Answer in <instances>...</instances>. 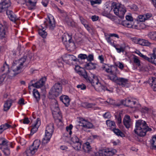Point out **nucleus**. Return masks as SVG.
<instances>
[{
	"instance_id": "39",
	"label": "nucleus",
	"mask_w": 156,
	"mask_h": 156,
	"mask_svg": "<svg viewBox=\"0 0 156 156\" xmlns=\"http://www.w3.org/2000/svg\"><path fill=\"white\" fill-rule=\"evenodd\" d=\"M149 62H152L156 59V48H154L152 51V53L150 55Z\"/></svg>"
},
{
	"instance_id": "13",
	"label": "nucleus",
	"mask_w": 156,
	"mask_h": 156,
	"mask_svg": "<svg viewBox=\"0 0 156 156\" xmlns=\"http://www.w3.org/2000/svg\"><path fill=\"white\" fill-rule=\"evenodd\" d=\"M10 0H5L0 3V12L8 10L7 9L11 6Z\"/></svg>"
},
{
	"instance_id": "60",
	"label": "nucleus",
	"mask_w": 156,
	"mask_h": 156,
	"mask_svg": "<svg viewBox=\"0 0 156 156\" xmlns=\"http://www.w3.org/2000/svg\"><path fill=\"white\" fill-rule=\"evenodd\" d=\"M103 116V117L105 119L110 118L111 116L110 113L108 112H106L104 114Z\"/></svg>"
},
{
	"instance_id": "26",
	"label": "nucleus",
	"mask_w": 156,
	"mask_h": 156,
	"mask_svg": "<svg viewBox=\"0 0 156 156\" xmlns=\"http://www.w3.org/2000/svg\"><path fill=\"white\" fill-rule=\"evenodd\" d=\"M148 81L153 90L156 91V78H152L149 79Z\"/></svg>"
},
{
	"instance_id": "7",
	"label": "nucleus",
	"mask_w": 156,
	"mask_h": 156,
	"mask_svg": "<svg viewBox=\"0 0 156 156\" xmlns=\"http://www.w3.org/2000/svg\"><path fill=\"white\" fill-rule=\"evenodd\" d=\"M115 149H107L99 151L96 154L97 156H113L116 152Z\"/></svg>"
},
{
	"instance_id": "35",
	"label": "nucleus",
	"mask_w": 156,
	"mask_h": 156,
	"mask_svg": "<svg viewBox=\"0 0 156 156\" xmlns=\"http://www.w3.org/2000/svg\"><path fill=\"white\" fill-rule=\"evenodd\" d=\"M11 126V125L7 123H5L1 125L0 126V134H2L4 130L9 128Z\"/></svg>"
},
{
	"instance_id": "8",
	"label": "nucleus",
	"mask_w": 156,
	"mask_h": 156,
	"mask_svg": "<svg viewBox=\"0 0 156 156\" xmlns=\"http://www.w3.org/2000/svg\"><path fill=\"white\" fill-rule=\"evenodd\" d=\"M79 123V126H82V129L85 131H86L87 129L93 128L94 126L91 123L83 118L80 119Z\"/></svg>"
},
{
	"instance_id": "18",
	"label": "nucleus",
	"mask_w": 156,
	"mask_h": 156,
	"mask_svg": "<svg viewBox=\"0 0 156 156\" xmlns=\"http://www.w3.org/2000/svg\"><path fill=\"white\" fill-rule=\"evenodd\" d=\"M123 123L126 128L128 129L130 127L131 122L130 116L128 115L125 116L123 120Z\"/></svg>"
},
{
	"instance_id": "34",
	"label": "nucleus",
	"mask_w": 156,
	"mask_h": 156,
	"mask_svg": "<svg viewBox=\"0 0 156 156\" xmlns=\"http://www.w3.org/2000/svg\"><path fill=\"white\" fill-rule=\"evenodd\" d=\"M12 101L11 100H7L5 103L4 106V111L8 110L12 105Z\"/></svg>"
},
{
	"instance_id": "49",
	"label": "nucleus",
	"mask_w": 156,
	"mask_h": 156,
	"mask_svg": "<svg viewBox=\"0 0 156 156\" xmlns=\"http://www.w3.org/2000/svg\"><path fill=\"white\" fill-rule=\"evenodd\" d=\"M114 47L115 48L117 52L118 53L123 52L124 51V48L123 47L118 45H116Z\"/></svg>"
},
{
	"instance_id": "56",
	"label": "nucleus",
	"mask_w": 156,
	"mask_h": 156,
	"mask_svg": "<svg viewBox=\"0 0 156 156\" xmlns=\"http://www.w3.org/2000/svg\"><path fill=\"white\" fill-rule=\"evenodd\" d=\"M76 87L77 88L80 89L81 90H84L86 89V86L82 83L77 85Z\"/></svg>"
},
{
	"instance_id": "38",
	"label": "nucleus",
	"mask_w": 156,
	"mask_h": 156,
	"mask_svg": "<svg viewBox=\"0 0 156 156\" xmlns=\"http://www.w3.org/2000/svg\"><path fill=\"white\" fill-rule=\"evenodd\" d=\"M33 94L34 96L38 102L40 99V94L38 90L35 89H34L33 90Z\"/></svg>"
},
{
	"instance_id": "43",
	"label": "nucleus",
	"mask_w": 156,
	"mask_h": 156,
	"mask_svg": "<svg viewBox=\"0 0 156 156\" xmlns=\"http://www.w3.org/2000/svg\"><path fill=\"white\" fill-rule=\"evenodd\" d=\"M147 36L151 39L156 40V31L149 32Z\"/></svg>"
},
{
	"instance_id": "15",
	"label": "nucleus",
	"mask_w": 156,
	"mask_h": 156,
	"mask_svg": "<svg viewBox=\"0 0 156 156\" xmlns=\"http://www.w3.org/2000/svg\"><path fill=\"white\" fill-rule=\"evenodd\" d=\"M54 132V126L53 124L50 123L46 127L45 135L46 136L51 137Z\"/></svg>"
},
{
	"instance_id": "47",
	"label": "nucleus",
	"mask_w": 156,
	"mask_h": 156,
	"mask_svg": "<svg viewBox=\"0 0 156 156\" xmlns=\"http://www.w3.org/2000/svg\"><path fill=\"white\" fill-rule=\"evenodd\" d=\"M151 109H149L146 107H144L142 108L141 110L142 112L144 113L150 114L151 113Z\"/></svg>"
},
{
	"instance_id": "41",
	"label": "nucleus",
	"mask_w": 156,
	"mask_h": 156,
	"mask_svg": "<svg viewBox=\"0 0 156 156\" xmlns=\"http://www.w3.org/2000/svg\"><path fill=\"white\" fill-rule=\"evenodd\" d=\"M51 137L46 136L45 135L44 137L43 138L42 140V144L43 145H45L50 141Z\"/></svg>"
},
{
	"instance_id": "51",
	"label": "nucleus",
	"mask_w": 156,
	"mask_h": 156,
	"mask_svg": "<svg viewBox=\"0 0 156 156\" xmlns=\"http://www.w3.org/2000/svg\"><path fill=\"white\" fill-rule=\"evenodd\" d=\"M8 141L5 138H4L0 145L2 146L1 147V148H4V147H5L6 145L8 144Z\"/></svg>"
},
{
	"instance_id": "19",
	"label": "nucleus",
	"mask_w": 156,
	"mask_h": 156,
	"mask_svg": "<svg viewBox=\"0 0 156 156\" xmlns=\"http://www.w3.org/2000/svg\"><path fill=\"white\" fill-rule=\"evenodd\" d=\"M92 78L89 76L87 79V81L90 83L92 86L94 87L95 85L98 84L100 82H99V80L97 76H93Z\"/></svg>"
},
{
	"instance_id": "50",
	"label": "nucleus",
	"mask_w": 156,
	"mask_h": 156,
	"mask_svg": "<svg viewBox=\"0 0 156 156\" xmlns=\"http://www.w3.org/2000/svg\"><path fill=\"white\" fill-rule=\"evenodd\" d=\"M2 149H3V151L6 156H8L10 154L9 149L7 147H4V148H2Z\"/></svg>"
},
{
	"instance_id": "53",
	"label": "nucleus",
	"mask_w": 156,
	"mask_h": 156,
	"mask_svg": "<svg viewBox=\"0 0 156 156\" xmlns=\"http://www.w3.org/2000/svg\"><path fill=\"white\" fill-rule=\"evenodd\" d=\"M101 0H95V1L91 0L90 1V2L91 5L92 6H94V5L95 4H100L101 3Z\"/></svg>"
},
{
	"instance_id": "23",
	"label": "nucleus",
	"mask_w": 156,
	"mask_h": 156,
	"mask_svg": "<svg viewBox=\"0 0 156 156\" xmlns=\"http://www.w3.org/2000/svg\"><path fill=\"white\" fill-rule=\"evenodd\" d=\"M7 28L6 23L4 25L0 24V36H1L4 37L6 34Z\"/></svg>"
},
{
	"instance_id": "37",
	"label": "nucleus",
	"mask_w": 156,
	"mask_h": 156,
	"mask_svg": "<svg viewBox=\"0 0 156 156\" xmlns=\"http://www.w3.org/2000/svg\"><path fill=\"white\" fill-rule=\"evenodd\" d=\"M96 64L90 62L87 63L85 66L87 69L89 70L95 69L96 68Z\"/></svg>"
},
{
	"instance_id": "59",
	"label": "nucleus",
	"mask_w": 156,
	"mask_h": 156,
	"mask_svg": "<svg viewBox=\"0 0 156 156\" xmlns=\"http://www.w3.org/2000/svg\"><path fill=\"white\" fill-rule=\"evenodd\" d=\"M85 105L86 107L88 108H93L96 105V104L94 103H85Z\"/></svg>"
},
{
	"instance_id": "64",
	"label": "nucleus",
	"mask_w": 156,
	"mask_h": 156,
	"mask_svg": "<svg viewBox=\"0 0 156 156\" xmlns=\"http://www.w3.org/2000/svg\"><path fill=\"white\" fill-rule=\"evenodd\" d=\"M20 121L21 122H22L23 121V123L24 124H28L30 122L29 120L28 119V118H24L23 120H20Z\"/></svg>"
},
{
	"instance_id": "17",
	"label": "nucleus",
	"mask_w": 156,
	"mask_h": 156,
	"mask_svg": "<svg viewBox=\"0 0 156 156\" xmlns=\"http://www.w3.org/2000/svg\"><path fill=\"white\" fill-rule=\"evenodd\" d=\"M41 124L40 120L39 118H37L36 120V122L31 130L30 135H32L34 133L36 132L38 129V128L40 126Z\"/></svg>"
},
{
	"instance_id": "57",
	"label": "nucleus",
	"mask_w": 156,
	"mask_h": 156,
	"mask_svg": "<svg viewBox=\"0 0 156 156\" xmlns=\"http://www.w3.org/2000/svg\"><path fill=\"white\" fill-rule=\"evenodd\" d=\"M140 22H144L146 20L144 15H140L138 16V20Z\"/></svg>"
},
{
	"instance_id": "30",
	"label": "nucleus",
	"mask_w": 156,
	"mask_h": 156,
	"mask_svg": "<svg viewBox=\"0 0 156 156\" xmlns=\"http://www.w3.org/2000/svg\"><path fill=\"white\" fill-rule=\"evenodd\" d=\"M106 124L107 126L110 128V129L112 130L113 129L115 128L116 126L115 122L114 121H111L109 120H107L106 121Z\"/></svg>"
},
{
	"instance_id": "11",
	"label": "nucleus",
	"mask_w": 156,
	"mask_h": 156,
	"mask_svg": "<svg viewBox=\"0 0 156 156\" xmlns=\"http://www.w3.org/2000/svg\"><path fill=\"white\" fill-rule=\"evenodd\" d=\"M46 80V77H44L41 78L38 81L34 83H32L34 80H32L30 81V83H31V85H29L28 86V88L30 89V87L31 86H33L37 88H39L42 87L44 85Z\"/></svg>"
},
{
	"instance_id": "40",
	"label": "nucleus",
	"mask_w": 156,
	"mask_h": 156,
	"mask_svg": "<svg viewBox=\"0 0 156 156\" xmlns=\"http://www.w3.org/2000/svg\"><path fill=\"white\" fill-rule=\"evenodd\" d=\"M40 144V141L38 140H35L31 146H33V148L36 151L38 148Z\"/></svg>"
},
{
	"instance_id": "1",
	"label": "nucleus",
	"mask_w": 156,
	"mask_h": 156,
	"mask_svg": "<svg viewBox=\"0 0 156 156\" xmlns=\"http://www.w3.org/2000/svg\"><path fill=\"white\" fill-rule=\"evenodd\" d=\"M151 130V129L149 127L145 121L140 119L136 121L133 131L137 136L143 137L146 135L147 132Z\"/></svg>"
},
{
	"instance_id": "27",
	"label": "nucleus",
	"mask_w": 156,
	"mask_h": 156,
	"mask_svg": "<svg viewBox=\"0 0 156 156\" xmlns=\"http://www.w3.org/2000/svg\"><path fill=\"white\" fill-rule=\"evenodd\" d=\"M128 82L127 79L121 78H119L117 82L118 83V84L122 87H125L127 83Z\"/></svg>"
},
{
	"instance_id": "9",
	"label": "nucleus",
	"mask_w": 156,
	"mask_h": 156,
	"mask_svg": "<svg viewBox=\"0 0 156 156\" xmlns=\"http://www.w3.org/2000/svg\"><path fill=\"white\" fill-rule=\"evenodd\" d=\"M52 18V19L48 18V19L41 25V27H43L44 26L45 28H49L50 30H53L55 27V19L53 17Z\"/></svg>"
},
{
	"instance_id": "62",
	"label": "nucleus",
	"mask_w": 156,
	"mask_h": 156,
	"mask_svg": "<svg viewBox=\"0 0 156 156\" xmlns=\"http://www.w3.org/2000/svg\"><path fill=\"white\" fill-rule=\"evenodd\" d=\"M87 59L88 61L91 62L94 60V56L92 54H90L88 56H87Z\"/></svg>"
},
{
	"instance_id": "28",
	"label": "nucleus",
	"mask_w": 156,
	"mask_h": 156,
	"mask_svg": "<svg viewBox=\"0 0 156 156\" xmlns=\"http://www.w3.org/2000/svg\"><path fill=\"white\" fill-rule=\"evenodd\" d=\"M150 148L153 150L156 149V136H153L150 140Z\"/></svg>"
},
{
	"instance_id": "12",
	"label": "nucleus",
	"mask_w": 156,
	"mask_h": 156,
	"mask_svg": "<svg viewBox=\"0 0 156 156\" xmlns=\"http://www.w3.org/2000/svg\"><path fill=\"white\" fill-rule=\"evenodd\" d=\"M94 88L98 92H101L103 91L106 90L110 93H112L113 92V88L112 87H108L107 86H104L99 83L98 84L95 85Z\"/></svg>"
},
{
	"instance_id": "52",
	"label": "nucleus",
	"mask_w": 156,
	"mask_h": 156,
	"mask_svg": "<svg viewBox=\"0 0 156 156\" xmlns=\"http://www.w3.org/2000/svg\"><path fill=\"white\" fill-rule=\"evenodd\" d=\"M73 128V126L72 124H70L69 126L66 127V130L67 131V133H69V135L70 136L72 133L71 129Z\"/></svg>"
},
{
	"instance_id": "44",
	"label": "nucleus",
	"mask_w": 156,
	"mask_h": 156,
	"mask_svg": "<svg viewBox=\"0 0 156 156\" xmlns=\"http://www.w3.org/2000/svg\"><path fill=\"white\" fill-rule=\"evenodd\" d=\"M111 10L108 7L106 6L104 9V11L102 12V15L107 16L110 13Z\"/></svg>"
},
{
	"instance_id": "2",
	"label": "nucleus",
	"mask_w": 156,
	"mask_h": 156,
	"mask_svg": "<svg viewBox=\"0 0 156 156\" xmlns=\"http://www.w3.org/2000/svg\"><path fill=\"white\" fill-rule=\"evenodd\" d=\"M67 83L68 81L64 79H58L50 89L49 92V94L55 97L59 95L62 93V85Z\"/></svg>"
},
{
	"instance_id": "6",
	"label": "nucleus",
	"mask_w": 156,
	"mask_h": 156,
	"mask_svg": "<svg viewBox=\"0 0 156 156\" xmlns=\"http://www.w3.org/2000/svg\"><path fill=\"white\" fill-rule=\"evenodd\" d=\"M126 20L122 22V24L123 26L128 28L137 29L138 26L134 24L133 17L130 16L126 15Z\"/></svg>"
},
{
	"instance_id": "36",
	"label": "nucleus",
	"mask_w": 156,
	"mask_h": 156,
	"mask_svg": "<svg viewBox=\"0 0 156 156\" xmlns=\"http://www.w3.org/2000/svg\"><path fill=\"white\" fill-rule=\"evenodd\" d=\"M78 74L80 76H83L84 78L85 79L87 80V79L88 76L87 75V72L83 68H81L80 72H79Z\"/></svg>"
},
{
	"instance_id": "25",
	"label": "nucleus",
	"mask_w": 156,
	"mask_h": 156,
	"mask_svg": "<svg viewBox=\"0 0 156 156\" xmlns=\"http://www.w3.org/2000/svg\"><path fill=\"white\" fill-rule=\"evenodd\" d=\"M136 41L137 44L142 46H149L151 44V43L147 40L143 39L138 38Z\"/></svg>"
},
{
	"instance_id": "22",
	"label": "nucleus",
	"mask_w": 156,
	"mask_h": 156,
	"mask_svg": "<svg viewBox=\"0 0 156 156\" xmlns=\"http://www.w3.org/2000/svg\"><path fill=\"white\" fill-rule=\"evenodd\" d=\"M6 13L10 20L12 21L15 22L18 19V18L11 10H7L6 11Z\"/></svg>"
},
{
	"instance_id": "58",
	"label": "nucleus",
	"mask_w": 156,
	"mask_h": 156,
	"mask_svg": "<svg viewBox=\"0 0 156 156\" xmlns=\"http://www.w3.org/2000/svg\"><path fill=\"white\" fill-rule=\"evenodd\" d=\"M78 58L81 59H87V55L86 54H81L78 55Z\"/></svg>"
},
{
	"instance_id": "24",
	"label": "nucleus",
	"mask_w": 156,
	"mask_h": 156,
	"mask_svg": "<svg viewBox=\"0 0 156 156\" xmlns=\"http://www.w3.org/2000/svg\"><path fill=\"white\" fill-rule=\"evenodd\" d=\"M71 37L68 34H64L62 37V41L65 44H70L72 41Z\"/></svg>"
},
{
	"instance_id": "4",
	"label": "nucleus",
	"mask_w": 156,
	"mask_h": 156,
	"mask_svg": "<svg viewBox=\"0 0 156 156\" xmlns=\"http://www.w3.org/2000/svg\"><path fill=\"white\" fill-rule=\"evenodd\" d=\"M27 56L25 55L23 58H21L19 60L14 62L11 69L13 72L18 71L23 68V63L30 60Z\"/></svg>"
},
{
	"instance_id": "54",
	"label": "nucleus",
	"mask_w": 156,
	"mask_h": 156,
	"mask_svg": "<svg viewBox=\"0 0 156 156\" xmlns=\"http://www.w3.org/2000/svg\"><path fill=\"white\" fill-rule=\"evenodd\" d=\"M71 140L73 143H76L80 141L78 137L76 136H74L72 137Z\"/></svg>"
},
{
	"instance_id": "31",
	"label": "nucleus",
	"mask_w": 156,
	"mask_h": 156,
	"mask_svg": "<svg viewBox=\"0 0 156 156\" xmlns=\"http://www.w3.org/2000/svg\"><path fill=\"white\" fill-rule=\"evenodd\" d=\"M41 29H39L38 30V34L39 35L43 38H45L47 35V33L45 31V27H41Z\"/></svg>"
},
{
	"instance_id": "20",
	"label": "nucleus",
	"mask_w": 156,
	"mask_h": 156,
	"mask_svg": "<svg viewBox=\"0 0 156 156\" xmlns=\"http://www.w3.org/2000/svg\"><path fill=\"white\" fill-rule=\"evenodd\" d=\"M37 151L33 148V146H30L29 148L27 149L25 152L23 154L24 156H32L34 155Z\"/></svg>"
},
{
	"instance_id": "63",
	"label": "nucleus",
	"mask_w": 156,
	"mask_h": 156,
	"mask_svg": "<svg viewBox=\"0 0 156 156\" xmlns=\"http://www.w3.org/2000/svg\"><path fill=\"white\" fill-rule=\"evenodd\" d=\"M6 77V75L4 74L0 76V84L4 80Z\"/></svg>"
},
{
	"instance_id": "46",
	"label": "nucleus",
	"mask_w": 156,
	"mask_h": 156,
	"mask_svg": "<svg viewBox=\"0 0 156 156\" xmlns=\"http://www.w3.org/2000/svg\"><path fill=\"white\" fill-rule=\"evenodd\" d=\"M52 113L56 115L58 114L60 116L62 117L61 113L60 111L59 108L57 106L55 107L54 109L53 110Z\"/></svg>"
},
{
	"instance_id": "33",
	"label": "nucleus",
	"mask_w": 156,
	"mask_h": 156,
	"mask_svg": "<svg viewBox=\"0 0 156 156\" xmlns=\"http://www.w3.org/2000/svg\"><path fill=\"white\" fill-rule=\"evenodd\" d=\"M112 131L118 136H120L122 137L125 136V135L124 133L118 129H117L115 128L114 129H113V130Z\"/></svg>"
},
{
	"instance_id": "29",
	"label": "nucleus",
	"mask_w": 156,
	"mask_h": 156,
	"mask_svg": "<svg viewBox=\"0 0 156 156\" xmlns=\"http://www.w3.org/2000/svg\"><path fill=\"white\" fill-rule=\"evenodd\" d=\"M1 71L2 72H4V74H8L9 72V65L5 62L3 65V66L1 69Z\"/></svg>"
},
{
	"instance_id": "5",
	"label": "nucleus",
	"mask_w": 156,
	"mask_h": 156,
	"mask_svg": "<svg viewBox=\"0 0 156 156\" xmlns=\"http://www.w3.org/2000/svg\"><path fill=\"white\" fill-rule=\"evenodd\" d=\"M112 5L113 7L114 5L115 6L113 9L114 13L121 19L124 18V14L126 12L124 6L121 4L117 5L114 2L112 3Z\"/></svg>"
},
{
	"instance_id": "10",
	"label": "nucleus",
	"mask_w": 156,
	"mask_h": 156,
	"mask_svg": "<svg viewBox=\"0 0 156 156\" xmlns=\"http://www.w3.org/2000/svg\"><path fill=\"white\" fill-rule=\"evenodd\" d=\"M134 98L131 97L128 98L124 100H121L120 103L121 104L126 107L133 108V105L136 103V101H134Z\"/></svg>"
},
{
	"instance_id": "48",
	"label": "nucleus",
	"mask_w": 156,
	"mask_h": 156,
	"mask_svg": "<svg viewBox=\"0 0 156 156\" xmlns=\"http://www.w3.org/2000/svg\"><path fill=\"white\" fill-rule=\"evenodd\" d=\"M106 39L107 41L110 44L112 45L114 47H115L116 45L114 43V41L111 38L110 36H108L106 37Z\"/></svg>"
},
{
	"instance_id": "16",
	"label": "nucleus",
	"mask_w": 156,
	"mask_h": 156,
	"mask_svg": "<svg viewBox=\"0 0 156 156\" xmlns=\"http://www.w3.org/2000/svg\"><path fill=\"white\" fill-rule=\"evenodd\" d=\"M29 9L32 10L36 5L37 0H23Z\"/></svg>"
},
{
	"instance_id": "55",
	"label": "nucleus",
	"mask_w": 156,
	"mask_h": 156,
	"mask_svg": "<svg viewBox=\"0 0 156 156\" xmlns=\"http://www.w3.org/2000/svg\"><path fill=\"white\" fill-rule=\"evenodd\" d=\"M133 62L137 66H140V60L137 57H136L134 58Z\"/></svg>"
},
{
	"instance_id": "32",
	"label": "nucleus",
	"mask_w": 156,
	"mask_h": 156,
	"mask_svg": "<svg viewBox=\"0 0 156 156\" xmlns=\"http://www.w3.org/2000/svg\"><path fill=\"white\" fill-rule=\"evenodd\" d=\"M83 149L85 152L88 153L90 151L91 147L90 145L89 142H87L85 143L83 145Z\"/></svg>"
},
{
	"instance_id": "21",
	"label": "nucleus",
	"mask_w": 156,
	"mask_h": 156,
	"mask_svg": "<svg viewBox=\"0 0 156 156\" xmlns=\"http://www.w3.org/2000/svg\"><path fill=\"white\" fill-rule=\"evenodd\" d=\"M59 99L66 106L68 107L69 105L70 99L68 96L64 95L61 96Z\"/></svg>"
},
{
	"instance_id": "42",
	"label": "nucleus",
	"mask_w": 156,
	"mask_h": 156,
	"mask_svg": "<svg viewBox=\"0 0 156 156\" xmlns=\"http://www.w3.org/2000/svg\"><path fill=\"white\" fill-rule=\"evenodd\" d=\"M81 144L80 141L73 143L72 144V147L74 149L76 150H79L81 148Z\"/></svg>"
},
{
	"instance_id": "45",
	"label": "nucleus",
	"mask_w": 156,
	"mask_h": 156,
	"mask_svg": "<svg viewBox=\"0 0 156 156\" xmlns=\"http://www.w3.org/2000/svg\"><path fill=\"white\" fill-rule=\"evenodd\" d=\"M136 53L140 57L144 59L149 62L150 58L149 57L143 55L139 51H136Z\"/></svg>"
},
{
	"instance_id": "61",
	"label": "nucleus",
	"mask_w": 156,
	"mask_h": 156,
	"mask_svg": "<svg viewBox=\"0 0 156 156\" xmlns=\"http://www.w3.org/2000/svg\"><path fill=\"white\" fill-rule=\"evenodd\" d=\"M116 119L117 120V122L118 124H120L122 122V119L120 115H119L118 116L115 115Z\"/></svg>"
},
{
	"instance_id": "14",
	"label": "nucleus",
	"mask_w": 156,
	"mask_h": 156,
	"mask_svg": "<svg viewBox=\"0 0 156 156\" xmlns=\"http://www.w3.org/2000/svg\"><path fill=\"white\" fill-rule=\"evenodd\" d=\"M63 61L67 64H69L72 61H76L77 59L76 57L73 55H66L62 58Z\"/></svg>"
},
{
	"instance_id": "3",
	"label": "nucleus",
	"mask_w": 156,
	"mask_h": 156,
	"mask_svg": "<svg viewBox=\"0 0 156 156\" xmlns=\"http://www.w3.org/2000/svg\"><path fill=\"white\" fill-rule=\"evenodd\" d=\"M101 68L103 70H105L107 73H110V74L107 76L108 79L114 82H117L119 78L113 70L114 69L117 70V69L116 67H115L114 66L110 67L108 65L103 64Z\"/></svg>"
}]
</instances>
